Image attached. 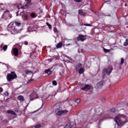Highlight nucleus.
<instances>
[{"mask_svg": "<svg viewBox=\"0 0 128 128\" xmlns=\"http://www.w3.org/2000/svg\"><path fill=\"white\" fill-rule=\"evenodd\" d=\"M82 90H90V86L88 84H86L82 88Z\"/></svg>", "mask_w": 128, "mask_h": 128, "instance_id": "0eeeda50", "label": "nucleus"}, {"mask_svg": "<svg viewBox=\"0 0 128 128\" xmlns=\"http://www.w3.org/2000/svg\"><path fill=\"white\" fill-rule=\"evenodd\" d=\"M2 50H4V51L6 50H8V46L4 45V47L2 48Z\"/></svg>", "mask_w": 128, "mask_h": 128, "instance_id": "5701e85b", "label": "nucleus"}, {"mask_svg": "<svg viewBox=\"0 0 128 128\" xmlns=\"http://www.w3.org/2000/svg\"><path fill=\"white\" fill-rule=\"evenodd\" d=\"M100 100L102 102H104L106 100V97H101Z\"/></svg>", "mask_w": 128, "mask_h": 128, "instance_id": "c756f323", "label": "nucleus"}, {"mask_svg": "<svg viewBox=\"0 0 128 128\" xmlns=\"http://www.w3.org/2000/svg\"><path fill=\"white\" fill-rule=\"evenodd\" d=\"M68 111L66 110H62V114H68Z\"/></svg>", "mask_w": 128, "mask_h": 128, "instance_id": "a878e982", "label": "nucleus"}, {"mask_svg": "<svg viewBox=\"0 0 128 128\" xmlns=\"http://www.w3.org/2000/svg\"><path fill=\"white\" fill-rule=\"evenodd\" d=\"M56 114L58 116H62V110H58L56 112Z\"/></svg>", "mask_w": 128, "mask_h": 128, "instance_id": "dca6fc26", "label": "nucleus"}, {"mask_svg": "<svg viewBox=\"0 0 128 128\" xmlns=\"http://www.w3.org/2000/svg\"><path fill=\"white\" fill-rule=\"evenodd\" d=\"M46 26H48L49 28H52V25H50L48 22H46Z\"/></svg>", "mask_w": 128, "mask_h": 128, "instance_id": "c85d7f7f", "label": "nucleus"}, {"mask_svg": "<svg viewBox=\"0 0 128 128\" xmlns=\"http://www.w3.org/2000/svg\"><path fill=\"white\" fill-rule=\"evenodd\" d=\"M0 48H2V46H0Z\"/></svg>", "mask_w": 128, "mask_h": 128, "instance_id": "37998d69", "label": "nucleus"}, {"mask_svg": "<svg viewBox=\"0 0 128 128\" xmlns=\"http://www.w3.org/2000/svg\"><path fill=\"white\" fill-rule=\"evenodd\" d=\"M115 122L118 126H122V124L128 122V117L124 114H120L115 118Z\"/></svg>", "mask_w": 128, "mask_h": 128, "instance_id": "f257e3e1", "label": "nucleus"}, {"mask_svg": "<svg viewBox=\"0 0 128 128\" xmlns=\"http://www.w3.org/2000/svg\"><path fill=\"white\" fill-rule=\"evenodd\" d=\"M74 0L76 2H82V0Z\"/></svg>", "mask_w": 128, "mask_h": 128, "instance_id": "72a5a7b5", "label": "nucleus"}, {"mask_svg": "<svg viewBox=\"0 0 128 128\" xmlns=\"http://www.w3.org/2000/svg\"><path fill=\"white\" fill-rule=\"evenodd\" d=\"M84 68H81L79 70V74H84Z\"/></svg>", "mask_w": 128, "mask_h": 128, "instance_id": "f3484780", "label": "nucleus"}, {"mask_svg": "<svg viewBox=\"0 0 128 128\" xmlns=\"http://www.w3.org/2000/svg\"><path fill=\"white\" fill-rule=\"evenodd\" d=\"M34 80V78H31V79H30V80H28L27 83L30 84V82H32Z\"/></svg>", "mask_w": 128, "mask_h": 128, "instance_id": "7c9ffc66", "label": "nucleus"}, {"mask_svg": "<svg viewBox=\"0 0 128 128\" xmlns=\"http://www.w3.org/2000/svg\"><path fill=\"white\" fill-rule=\"evenodd\" d=\"M102 84H104V82L102 81H101L96 85V88H100L102 86Z\"/></svg>", "mask_w": 128, "mask_h": 128, "instance_id": "1a4fd4ad", "label": "nucleus"}, {"mask_svg": "<svg viewBox=\"0 0 128 128\" xmlns=\"http://www.w3.org/2000/svg\"><path fill=\"white\" fill-rule=\"evenodd\" d=\"M110 110H111V112H114L115 111L114 108H112Z\"/></svg>", "mask_w": 128, "mask_h": 128, "instance_id": "a19ab883", "label": "nucleus"}, {"mask_svg": "<svg viewBox=\"0 0 128 128\" xmlns=\"http://www.w3.org/2000/svg\"><path fill=\"white\" fill-rule=\"evenodd\" d=\"M112 72V68L110 67L106 68H104L102 72V78H104L105 76H106V74L109 75L110 74V73Z\"/></svg>", "mask_w": 128, "mask_h": 128, "instance_id": "7ed1b4c3", "label": "nucleus"}, {"mask_svg": "<svg viewBox=\"0 0 128 128\" xmlns=\"http://www.w3.org/2000/svg\"><path fill=\"white\" fill-rule=\"evenodd\" d=\"M82 64H78L76 66V70L78 71V68H82Z\"/></svg>", "mask_w": 128, "mask_h": 128, "instance_id": "a211bd4d", "label": "nucleus"}, {"mask_svg": "<svg viewBox=\"0 0 128 128\" xmlns=\"http://www.w3.org/2000/svg\"><path fill=\"white\" fill-rule=\"evenodd\" d=\"M124 46H128V40L126 39V42H124Z\"/></svg>", "mask_w": 128, "mask_h": 128, "instance_id": "bb28decb", "label": "nucleus"}, {"mask_svg": "<svg viewBox=\"0 0 128 128\" xmlns=\"http://www.w3.org/2000/svg\"><path fill=\"white\" fill-rule=\"evenodd\" d=\"M30 16L31 18H36V15L34 13H32L30 14Z\"/></svg>", "mask_w": 128, "mask_h": 128, "instance_id": "aec40b11", "label": "nucleus"}, {"mask_svg": "<svg viewBox=\"0 0 128 128\" xmlns=\"http://www.w3.org/2000/svg\"><path fill=\"white\" fill-rule=\"evenodd\" d=\"M35 128H40V124L36 125V126H35Z\"/></svg>", "mask_w": 128, "mask_h": 128, "instance_id": "f704fd0d", "label": "nucleus"}, {"mask_svg": "<svg viewBox=\"0 0 128 128\" xmlns=\"http://www.w3.org/2000/svg\"><path fill=\"white\" fill-rule=\"evenodd\" d=\"M62 46V43H58L56 46V48H60Z\"/></svg>", "mask_w": 128, "mask_h": 128, "instance_id": "f8f14e48", "label": "nucleus"}, {"mask_svg": "<svg viewBox=\"0 0 128 128\" xmlns=\"http://www.w3.org/2000/svg\"><path fill=\"white\" fill-rule=\"evenodd\" d=\"M24 18H26H26H28V15H24Z\"/></svg>", "mask_w": 128, "mask_h": 128, "instance_id": "4c0bfd02", "label": "nucleus"}, {"mask_svg": "<svg viewBox=\"0 0 128 128\" xmlns=\"http://www.w3.org/2000/svg\"><path fill=\"white\" fill-rule=\"evenodd\" d=\"M52 83L54 86H56V81L54 80Z\"/></svg>", "mask_w": 128, "mask_h": 128, "instance_id": "2f4dec72", "label": "nucleus"}, {"mask_svg": "<svg viewBox=\"0 0 128 128\" xmlns=\"http://www.w3.org/2000/svg\"><path fill=\"white\" fill-rule=\"evenodd\" d=\"M125 6H128V4H125Z\"/></svg>", "mask_w": 128, "mask_h": 128, "instance_id": "79ce46f5", "label": "nucleus"}, {"mask_svg": "<svg viewBox=\"0 0 128 128\" xmlns=\"http://www.w3.org/2000/svg\"><path fill=\"white\" fill-rule=\"evenodd\" d=\"M84 26H90V24H85Z\"/></svg>", "mask_w": 128, "mask_h": 128, "instance_id": "58836bf2", "label": "nucleus"}, {"mask_svg": "<svg viewBox=\"0 0 128 128\" xmlns=\"http://www.w3.org/2000/svg\"><path fill=\"white\" fill-rule=\"evenodd\" d=\"M44 72L47 74H52V71L50 69H48L44 70Z\"/></svg>", "mask_w": 128, "mask_h": 128, "instance_id": "ddd939ff", "label": "nucleus"}, {"mask_svg": "<svg viewBox=\"0 0 128 128\" xmlns=\"http://www.w3.org/2000/svg\"><path fill=\"white\" fill-rule=\"evenodd\" d=\"M66 46H70V44H66Z\"/></svg>", "mask_w": 128, "mask_h": 128, "instance_id": "c03bdc74", "label": "nucleus"}, {"mask_svg": "<svg viewBox=\"0 0 128 128\" xmlns=\"http://www.w3.org/2000/svg\"><path fill=\"white\" fill-rule=\"evenodd\" d=\"M124 58H121L120 64L122 66V64H124Z\"/></svg>", "mask_w": 128, "mask_h": 128, "instance_id": "412c9836", "label": "nucleus"}, {"mask_svg": "<svg viewBox=\"0 0 128 128\" xmlns=\"http://www.w3.org/2000/svg\"><path fill=\"white\" fill-rule=\"evenodd\" d=\"M80 99H77L75 100V103L76 104H80Z\"/></svg>", "mask_w": 128, "mask_h": 128, "instance_id": "4be33fe9", "label": "nucleus"}, {"mask_svg": "<svg viewBox=\"0 0 128 128\" xmlns=\"http://www.w3.org/2000/svg\"><path fill=\"white\" fill-rule=\"evenodd\" d=\"M3 16H4V18H6L7 20L12 18V14H10L9 12H4Z\"/></svg>", "mask_w": 128, "mask_h": 128, "instance_id": "20e7f679", "label": "nucleus"}, {"mask_svg": "<svg viewBox=\"0 0 128 128\" xmlns=\"http://www.w3.org/2000/svg\"><path fill=\"white\" fill-rule=\"evenodd\" d=\"M64 128H72V124L70 123H68Z\"/></svg>", "mask_w": 128, "mask_h": 128, "instance_id": "6ab92c4d", "label": "nucleus"}, {"mask_svg": "<svg viewBox=\"0 0 128 128\" xmlns=\"http://www.w3.org/2000/svg\"><path fill=\"white\" fill-rule=\"evenodd\" d=\"M14 23L16 26H20V22H15Z\"/></svg>", "mask_w": 128, "mask_h": 128, "instance_id": "cd10ccee", "label": "nucleus"}, {"mask_svg": "<svg viewBox=\"0 0 128 128\" xmlns=\"http://www.w3.org/2000/svg\"><path fill=\"white\" fill-rule=\"evenodd\" d=\"M4 91V89H2V88H0V92H2Z\"/></svg>", "mask_w": 128, "mask_h": 128, "instance_id": "c9c22d12", "label": "nucleus"}, {"mask_svg": "<svg viewBox=\"0 0 128 128\" xmlns=\"http://www.w3.org/2000/svg\"><path fill=\"white\" fill-rule=\"evenodd\" d=\"M79 14H80V16H86V13L83 12V11L82 10H79Z\"/></svg>", "mask_w": 128, "mask_h": 128, "instance_id": "2eb2a0df", "label": "nucleus"}, {"mask_svg": "<svg viewBox=\"0 0 128 128\" xmlns=\"http://www.w3.org/2000/svg\"><path fill=\"white\" fill-rule=\"evenodd\" d=\"M18 100H20V102H24V96H19L18 97Z\"/></svg>", "mask_w": 128, "mask_h": 128, "instance_id": "9d476101", "label": "nucleus"}, {"mask_svg": "<svg viewBox=\"0 0 128 128\" xmlns=\"http://www.w3.org/2000/svg\"><path fill=\"white\" fill-rule=\"evenodd\" d=\"M24 44H25L26 46H28V42H24Z\"/></svg>", "mask_w": 128, "mask_h": 128, "instance_id": "ea45409f", "label": "nucleus"}, {"mask_svg": "<svg viewBox=\"0 0 128 128\" xmlns=\"http://www.w3.org/2000/svg\"><path fill=\"white\" fill-rule=\"evenodd\" d=\"M78 40H81V42H84V40H86V36L82 35H80L78 38Z\"/></svg>", "mask_w": 128, "mask_h": 128, "instance_id": "6e6552de", "label": "nucleus"}, {"mask_svg": "<svg viewBox=\"0 0 128 128\" xmlns=\"http://www.w3.org/2000/svg\"><path fill=\"white\" fill-rule=\"evenodd\" d=\"M7 112L8 114H16V113H14V112L13 111L8 110Z\"/></svg>", "mask_w": 128, "mask_h": 128, "instance_id": "b1692460", "label": "nucleus"}, {"mask_svg": "<svg viewBox=\"0 0 128 128\" xmlns=\"http://www.w3.org/2000/svg\"><path fill=\"white\" fill-rule=\"evenodd\" d=\"M8 30L12 32L13 30H14V22H12L8 26Z\"/></svg>", "mask_w": 128, "mask_h": 128, "instance_id": "39448f33", "label": "nucleus"}, {"mask_svg": "<svg viewBox=\"0 0 128 128\" xmlns=\"http://www.w3.org/2000/svg\"><path fill=\"white\" fill-rule=\"evenodd\" d=\"M4 96H8V92H6L5 93H4Z\"/></svg>", "mask_w": 128, "mask_h": 128, "instance_id": "e433bc0d", "label": "nucleus"}, {"mask_svg": "<svg viewBox=\"0 0 128 128\" xmlns=\"http://www.w3.org/2000/svg\"><path fill=\"white\" fill-rule=\"evenodd\" d=\"M12 54H13L16 56H18V50L16 48H14L12 49Z\"/></svg>", "mask_w": 128, "mask_h": 128, "instance_id": "423d86ee", "label": "nucleus"}, {"mask_svg": "<svg viewBox=\"0 0 128 128\" xmlns=\"http://www.w3.org/2000/svg\"><path fill=\"white\" fill-rule=\"evenodd\" d=\"M100 120H102V118H100Z\"/></svg>", "mask_w": 128, "mask_h": 128, "instance_id": "a18cd8bd", "label": "nucleus"}, {"mask_svg": "<svg viewBox=\"0 0 128 128\" xmlns=\"http://www.w3.org/2000/svg\"><path fill=\"white\" fill-rule=\"evenodd\" d=\"M31 2H32V0H28L27 2L25 5V6L26 8H28V6H30V4Z\"/></svg>", "mask_w": 128, "mask_h": 128, "instance_id": "9b49d317", "label": "nucleus"}, {"mask_svg": "<svg viewBox=\"0 0 128 128\" xmlns=\"http://www.w3.org/2000/svg\"><path fill=\"white\" fill-rule=\"evenodd\" d=\"M25 72L26 74H32V76H34V74H32V71H29L28 70H25Z\"/></svg>", "mask_w": 128, "mask_h": 128, "instance_id": "4468645a", "label": "nucleus"}, {"mask_svg": "<svg viewBox=\"0 0 128 128\" xmlns=\"http://www.w3.org/2000/svg\"><path fill=\"white\" fill-rule=\"evenodd\" d=\"M104 51L105 52H110V50H106L104 48Z\"/></svg>", "mask_w": 128, "mask_h": 128, "instance_id": "473e14b6", "label": "nucleus"}, {"mask_svg": "<svg viewBox=\"0 0 128 128\" xmlns=\"http://www.w3.org/2000/svg\"><path fill=\"white\" fill-rule=\"evenodd\" d=\"M16 74L14 73V72H12L11 74H8L7 75V80L8 82H10V80H15V78H16Z\"/></svg>", "mask_w": 128, "mask_h": 128, "instance_id": "f03ea898", "label": "nucleus"}, {"mask_svg": "<svg viewBox=\"0 0 128 128\" xmlns=\"http://www.w3.org/2000/svg\"><path fill=\"white\" fill-rule=\"evenodd\" d=\"M11 32H12V34H16V32H18V31L16 30V28H14V29L11 31Z\"/></svg>", "mask_w": 128, "mask_h": 128, "instance_id": "393cba45", "label": "nucleus"}]
</instances>
